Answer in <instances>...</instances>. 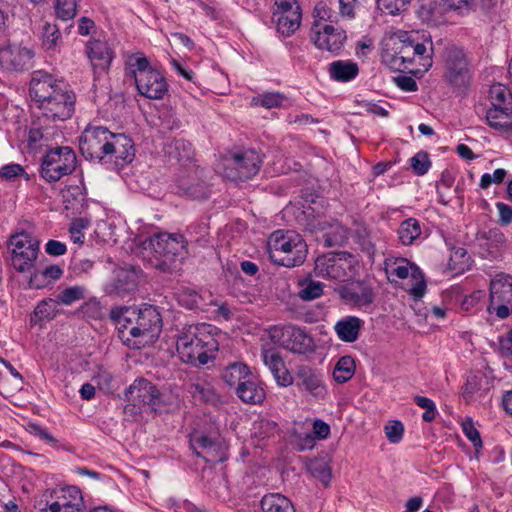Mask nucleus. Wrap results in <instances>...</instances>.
I'll return each instance as SVG.
<instances>
[{"mask_svg":"<svg viewBox=\"0 0 512 512\" xmlns=\"http://www.w3.org/2000/svg\"><path fill=\"white\" fill-rule=\"evenodd\" d=\"M110 319L117 326L119 338L129 347L140 349L153 344L162 329V318L156 307H116Z\"/></svg>","mask_w":512,"mask_h":512,"instance_id":"f257e3e1","label":"nucleus"},{"mask_svg":"<svg viewBox=\"0 0 512 512\" xmlns=\"http://www.w3.org/2000/svg\"><path fill=\"white\" fill-rule=\"evenodd\" d=\"M29 92L41 113L46 117H52L54 122H62L72 116L75 94L68 90L63 80L37 71L30 81Z\"/></svg>","mask_w":512,"mask_h":512,"instance_id":"f03ea898","label":"nucleus"},{"mask_svg":"<svg viewBox=\"0 0 512 512\" xmlns=\"http://www.w3.org/2000/svg\"><path fill=\"white\" fill-rule=\"evenodd\" d=\"M177 351L181 360L193 366H201L215 357L218 343L209 331V325L184 326L177 337Z\"/></svg>","mask_w":512,"mask_h":512,"instance_id":"7ed1b4c3","label":"nucleus"},{"mask_svg":"<svg viewBox=\"0 0 512 512\" xmlns=\"http://www.w3.org/2000/svg\"><path fill=\"white\" fill-rule=\"evenodd\" d=\"M144 245L149 248V264L163 273L177 271L187 255V242L182 234L157 233L145 241Z\"/></svg>","mask_w":512,"mask_h":512,"instance_id":"20e7f679","label":"nucleus"},{"mask_svg":"<svg viewBox=\"0 0 512 512\" xmlns=\"http://www.w3.org/2000/svg\"><path fill=\"white\" fill-rule=\"evenodd\" d=\"M126 76L133 78L138 92L149 99H162L168 90L164 76L141 52L131 54L125 62Z\"/></svg>","mask_w":512,"mask_h":512,"instance_id":"39448f33","label":"nucleus"},{"mask_svg":"<svg viewBox=\"0 0 512 512\" xmlns=\"http://www.w3.org/2000/svg\"><path fill=\"white\" fill-rule=\"evenodd\" d=\"M267 245L269 258L278 265L294 267L305 260L307 245L294 232L276 231L270 235Z\"/></svg>","mask_w":512,"mask_h":512,"instance_id":"423d86ee","label":"nucleus"},{"mask_svg":"<svg viewBox=\"0 0 512 512\" xmlns=\"http://www.w3.org/2000/svg\"><path fill=\"white\" fill-rule=\"evenodd\" d=\"M98 142H103L100 161L108 159L116 168H122L132 162L135 149L132 140L122 133H112L107 128L98 126Z\"/></svg>","mask_w":512,"mask_h":512,"instance_id":"0eeeda50","label":"nucleus"},{"mask_svg":"<svg viewBox=\"0 0 512 512\" xmlns=\"http://www.w3.org/2000/svg\"><path fill=\"white\" fill-rule=\"evenodd\" d=\"M76 162V154L70 147L51 148L42 157L40 176L48 183H55L62 177L70 175L76 168Z\"/></svg>","mask_w":512,"mask_h":512,"instance_id":"6e6552de","label":"nucleus"},{"mask_svg":"<svg viewBox=\"0 0 512 512\" xmlns=\"http://www.w3.org/2000/svg\"><path fill=\"white\" fill-rule=\"evenodd\" d=\"M263 163L261 154L255 149L229 153L223 159V174L232 181H244L254 177Z\"/></svg>","mask_w":512,"mask_h":512,"instance_id":"1a4fd4ad","label":"nucleus"},{"mask_svg":"<svg viewBox=\"0 0 512 512\" xmlns=\"http://www.w3.org/2000/svg\"><path fill=\"white\" fill-rule=\"evenodd\" d=\"M36 508L41 512H83V497L76 486L47 490L37 502Z\"/></svg>","mask_w":512,"mask_h":512,"instance_id":"9d476101","label":"nucleus"},{"mask_svg":"<svg viewBox=\"0 0 512 512\" xmlns=\"http://www.w3.org/2000/svg\"><path fill=\"white\" fill-rule=\"evenodd\" d=\"M9 247L12 265L20 273L30 272L39 252V241L31 234L21 231L10 236Z\"/></svg>","mask_w":512,"mask_h":512,"instance_id":"9b49d317","label":"nucleus"},{"mask_svg":"<svg viewBox=\"0 0 512 512\" xmlns=\"http://www.w3.org/2000/svg\"><path fill=\"white\" fill-rule=\"evenodd\" d=\"M355 258L346 252L319 256L315 261L317 276L344 282L355 275Z\"/></svg>","mask_w":512,"mask_h":512,"instance_id":"f8f14e48","label":"nucleus"},{"mask_svg":"<svg viewBox=\"0 0 512 512\" xmlns=\"http://www.w3.org/2000/svg\"><path fill=\"white\" fill-rule=\"evenodd\" d=\"M385 272L391 282L406 279L409 274L413 281L408 293L416 300L422 298L426 292V281L422 271L415 264L405 258L389 259L385 262Z\"/></svg>","mask_w":512,"mask_h":512,"instance_id":"ddd939ff","label":"nucleus"},{"mask_svg":"<svg viewBox=\"0 0 512 512\" xmlns=\"http://www.w3.org/2000/svg\"><path fill=\"white\" fill-rule=\"evenodd\" d=\"M444 77L455 88H466L470 81L469 63L464 50L455 45L445 48Z\"/></svg>","mask_w":512,"mask_h":512,"instance_id":"4468645a","label":"nucleus"},{"mask_svg":"<svg viewBox=\"0 0 512 512\" xmlns=\"http://www.w3.org/2000/svg\"><path fill=\"white\" fill-rule=\"evenodd\" d=\"M126 401L138 412H154L161 402L157 387L145 378L136 379L125 392Z\"/></svg>","mask_w":512,"mask_h":512,"instance_id":"2eb2a0df","label":"nucleus"},{"mask_svg":"<svg viewBox=\"0 0 512 512\" xmlns=\"http://www.w3.org/2000/svg\"><path fill=\"white\" fill-rule=\"evenodd\" d=\"M489 313H495L500 319L512 314V276L497 274L490 282Z\"/></svg>","mask_w":512,"mask_h":512,"instance_id":"dca6fc26","label":"nucleus"},{"mask_svg":"<svg viewBox=\"0 0 512 512\" xmlns=\"http://www.w3.org/2000/svg\"><path fill=\"white\" fill-rule=\"evenodd\" d=\"M32 49L18 44L0 48V67L9 72H23L33 65Z\"/></svg>","mask_w":512,"mask_h":512,"instance_id":"f3484780","label":"nucleus"},{"mask_svg":"<svg viewBox=\"0 0 512 512\" xmlns=\"http://www.w3.org/2000/svg\"><path fill=\"white\" fill-rule=\"evenodd\" d=\"M295 384L299 390L307 392L316 399H324L328 393L323 374L308 365L297 366Z\"/></svg>","mask_w":512,"mask_h":512,"instance_id":"a211bd4d","label":"nucleus"},{"mask_svg":"<svg viewBox=\"0 0 512 512\" xmlns=\"http://www.w3.org/2000/svg\"><path fill=\"white\" fill-rule=\"evenodd\" d=\"M280 344L295 354H308L315 351L312 336L305 329L294 325H287L281 329Z\"/></svg>","mask_w":512,"mask_h":512,"instance_id":"6ab92c4d","label":"nucleus"},{"mask_svg":"<svg viewBox=\"0 0 512 512\" xmlns=\"http://www.w3.org/2000/svg\"><path fill=\"white\" fill-rule=\"evenodd\" d=\"M51 122H54L52 117H46L42 113L32 122L28 133L29 148L37 149L48 146L51 141L60 137L58 126Z\"/></svg>","mask_w":512,"mask_h":512,"instance_id":"aec40b11","label":"nucleus"},{"mask_svg":"<svg viewBox=\"0 0 512 512\" xmlns=\"http://www.w3.org/2000/svg\"><path fill=\"white\" fill-rule=\"evenodd\" d=\"M191 447L198 457H202L208 463L215 464L226 459L224 445L220 441L212 440L207 436H193Z\"/></svg>","mask_w":512,"mask_h":512,"instance_id":"412c9836","label":"nucleus"},{"mask_svg":"<svg viewBox=\"0 0 512 512\" xmlns=\"http://www.w3.org/2000/svg\"><path fill=\"white\" fill-rule=\"evenodd\" d=\"M477 240L480 242L483 256L490 260H496L502 257L507 248L506 237L498 228L479 233Z\"/></svg>","mask_w":512,"mask_h":512,"instance_id":"4be33fe9","label":"nucleus"},{"mask_svg":"<svg viewBox=\"0 0 512 512\" xmlns=\"http://www.w3.org/2000/svg\"><path fill=\"white\" fill-rule=\"evenodd\" d=\"M346 32L341 27L326 24L315 32L314 43L320 49L338 53L346 40Z\"/></svg>","mask_w":512,"mask_h":512,"instance_id":"5701e85b","label":"nucleus"},{"mask_svg":"<svg viewBox=\"0 0 512 512\" xmlns=\"http://www.w3.org/2000/svg\"><path fill=\"white\" fill-rule=\"evenodd\" d=\"M140 274L141 269L132 265L117 269L114 283L107 287V292L125 294L134 291L139 284Z\"/></svg>","mask_w":512,"mask_h":512,"instance_id":"b1692460","label":"nucleus"},{"mask_svg":"<svg viewBox=\"0 0 512 512\" xmlns=\"http://www.w3.org/2000/svg\"><path fill=\"white\" fill-rule=\"evenodd\" d=\"M264 364L273 374L278 385L287 387L293 384L294 378L286 369L279 353L273 349L264 350L262 353Z\"/></svg>","mask_w":512,"mask_h":512,"instance_id":"393cba45","label":"nucleus"},{"mask_svg":"<svg viewBox=\"0 0 512 512\" xmlns=\"http://www.w3.org/2000/svg\"><path fill=\"white\" fill-rule=\"evenodd\" d=\"M341 297L348 303L358 307H366L373 302L372 289L362 283H351L341 288Z\"/></svg>","mask_w":512,"mask_h":512,"instance_id":"a878e982","label":"nucleus"},{"mask_svg":"<svg viewBox=\"0 0 512 512\" xmlns=\"http://www.w3.org/2000/svg\"><path fill=\"white\" fill-rule=\"evenodd\" d=\"M318 225L320 230L325 231L323 239L327 247L342 246L347 242L349 231L340 222L323 221L319 222Z\"/></svg>","mask_w":512,"mask_h":512,"instance_id":"bb28decb","label":"nucleus"},{"mask_svg":"<svg viewBox=\"0 0 512 512\" xmlns=\"http://www.w3.org/2000/svg\"><path fill=\"white\" fill-rule=\"evenodd\" d=\"M236 394L242 402L251 405L261 404L265 399V391L253 374L236 389Z\"/></svg>","mask_w":512,"mask_h":512,"instance_id":"cd10ccee","label":"nucleus"},{"mask_svg":"<svg viewBox=\"0 0 512 512\" xmlns=\"http://www.w3.org/2000/svg\"><path fill=\"white\" fill-rule=\"evenodd\" d=\"M415 57L412 51V40L399 39L394 43V53L391 54L390 64L396 69H408Z\"/></svg>","mask_w":512,"mask_h":512,"instance_id":"c85d7f7f","label":"nucleus"},{"mask_svg":"<svg viewBox=\"0 0 512 512\" xmlns=\"http://www.w3.org/2000/svg\"><path fill=\"white\" fill-rule=\"evenodd\" d=\"M363 321L355 316H348L335 324L339 339L344 342H354L358 339Z\"/></svg>","mask_w":512,"mask_h":512,"instance_id":"c756f323","label":"nucleus"},{"mask_svg":"<svg viewBox=\"0 0 512 512\" xmlns=\"http://www.w3.org/2000/svg\"><path fill=\"white\" fill-rule=\"evenodd\" d=\"M486 119L490 127L506 131L512 127V107H491Z\"/></svg>","mask_w":512,"mask_h":512,"instance_id":"7c9ffc66","label":"nucleus"},{"mask_svg":"<svg viewBox=\"0 0 512 512\" xmlns=\"http://www.w3.org/2000/svg\"><path fill=\"white\" fill-rule=\"evenodd\" d=\"M358 72V65L352 61L337 60L329 65L331 78L339 82H347L354 79Z\"/></svg>","mask_w":512,"mask_h":512,"instance_id":"2f4dec72","label":"nucleus"},{"mask_svg":"<svg viewBox=\"0 0 512 512\" xmlns=\"http://www.w3.org/2000/svg\"><path fill=\"white\" fill-rule=\"evenodd\" d=\"M262 512H296L292 502L282 494L270 493L261 500Z\"/></svg>","mask_w":512,"mask_h":512,"instance_id":"473e14b6","label":"nucleus"},{"mask_svg":"<svg viewBox=\"0 0 512 512\" xmlns=\"http://www.w3.org/2000/svg\"><path fill=\"white\" fill-rule=\"evenodd\" d=\"M251 375L252 373L247 365L236 362L224 369L222 378L227 385L234 387L236 390Z\"/></svg>","mask_w":512,"mask_h":512,"instance_id":"72a5a7b5","label":"nucleus"},{"mask_svg":"<svg viewBox=\"0 0 512 512\" xmlns=\"http://www.w3.org/2000/svg\"><path fill=\"white\" fill-rule=\"evenodd\" d=\"M189 392L196 401L215 404L219 402V395L214 386L206 380H198L189 387Z\"/></svg>","mask_w":512,"mask_h":512,"instance_id":"f704fd0d","label":"nucleus"},{"mask_svg":"<svg viewBox=\"0 0 512 512\" xmlns=\"http://www.w3.org/2000/svg\"><path fill=\"white\" fill-rule=\"evenodd\" d=\"M277 30L286 37L291 36L298 30L301 24V11L290 12V14L274 15Z\"/></svg>","mask_w":512,"mask_h":512,"instance_id":"c9c22d12","label":"nucleus"},{"mask_svg":"<svg viewBox=\"0 0 512 512\" xmlns=\"http://www.w3.org/2000/svg\"><path fill=\"white\" fill-rule=\"evenodd\" d=\"M61 41L62 37L58 26L56 24L45 22L42 27L43 49L50 54H54L59 51Z\"/></svg>","mask_w":512,"mask_h":512,"instance_id":"e433bc0d","label":"nucleus"},{"mask_svg":"<svg viewBox=\"0 0 512 512\" xmlns=\"http://www.w3.org/2000/svg\"><path fill=\"white\" fill-rule=\"evenodd\" d=\"M422 229L415 218H408L401 222L398 228V238L403 245H411L420 238Z\"/></svg>","mask_w":512,"mask_h":512,"instance_id":"4c0bfd02","label":"nucleus"},{"mask_svg":"<svg viewBox=\"0 0 512 512\" xmlns=\"http://www.w3.org/2000/svg\"><path fill=\"white\" fill-rule=\"evenodd\" d=\"M96 127L88 124L79 137V150L87 160H93L95 155Z\"/></svg>","mask_w":512,"mask_h":512,"instance_id":"58836bf2","label":"nucleus"},{"mask_svg":"<svg viewBox=\"0 0 512 512\" xmlns=\"http://www.w3.org/2000/svg\"><path fill=\"white\" fill-rule=\"evenodd\" d=\"M491 107H512V94L508 88L501 84H493L488 93Z\"/></svg>","mask_w":512,"mask_h":512,"instance_id":"ea45409f","label":"nucleus"},{"mask_svg":"<svg viewBox=\"0 0 512 512\" xmlns=\"http://www.w3.org/2000/svg\"><path fill=\"white\" fill-rule=\"evenodd\" d=\"M355 373V361L351 356L341 357L333 370V378L337 383H345L350 380Z\"/></svg>","mask_w":512,"mask_h":512,"instance_id":"a19ab883","label":"nucleus"},{"mask_svg":"<svg viewBox=\"0 0 512 512\" xmlns=\"http://www.w3.org/2000/svg\"><path fill=\"white\" fill-rule=\"evenodd\" d=\"M323 294V284L319 281L305 279L299 282L298 296L304 301H312Z\"/></svg>","mask_w":512,"mask_h":512,"instance_id":"79ce46f5","label":"nucleus"},{"mask_svg":"<svg viewBox=\"0 0 512 512\" xmlns=\"http://www.w3.org/2000/svg\"><path fill=\"white\" fill-rule=\"evenodd\" d=\"M277 433V424L269 419H260L253 423L252 435L258 440H265Z\"/></svg>","mask_w":512,"mask_h":512,"instance_id":"37998d69","label":"nucleus"},{"mask_svg":"<svg viewBox=\"0 0 512 512\" xmlns=\"http://www.w3.org/2000/svg\"><path fill=\"white\" fill-rule=\"evenodd\" d=\"M59 302L55 299L46 298L38 303L34 310V316L38 320H51L53 319L58 310Z\"/></svg>","mask_w":512,"mask_h":512,"instance_id":"c03bdc74","label":"nucleus"},{"mask_svg":"<svg viewBox=\"0 0 512 512\" xmlns=\"http://www.w3.org/2000/svg\"><path fill=\"white\" fill-rule=\"evenodd\" d=\"M285 97L283 94L278 92H267L253 97L251 105L261 106L267 109L280 107Z\"/></svg>","mask_w":512,"mask_h":512,"instance_id":"a18cd8bd","label":"nucleus"},{"mask_svg":"<svg viewBox=\"0 0 512 512\" xmlns=\"http://www.w3.org/2000/svg\"><path fill=\"white\" fill-rule=\"evenodd\" d=\"M54 8L58 19L72 20L77 13V0H55Z\"/></svg>","mask_w":512,"mask_h":512,"instance_id":"49530a36","label":"nucleus"},{"mask_svg":"<svg viewBox=\"0 0 512 512\" xmlns=\"http://www.w3.org/2000/svg\"><path fill=\"white\" fill-rule=\"evenodd\" d=\"M311 474L317 478L325 487L329 486L331 481V468L324 461H314L309 466Z\"/></svg>","mask_w":512,"mask_h":512,"instance_id":"de8ad7c7","label":"nucleus"},{"mask_svg":"<svg viewBox=\"0 0 512 512\" xmlns=\"http://www.w3.org/2000/svg\"><path fill=\"white\" fill-rule=\"evenodd\" d=\"M412 0H377L378 7L391 15H397L408 9Z\"/></svg>","mask_w":512,"mask_h":512,"instance_id":"09e8293b","label":"nucleus"},{"mask_svg":"<svg viewBox=\"0 0 512 512\" xmlns=\"http://www.w3.org/2000/svg\"><path fill=\"white\" fill-rule=\"evenodd\" d=\"M85 290L83 287L75 286L65 289L61 294L58 295L57 301L65 305H70L77 300L84 298Z\"/></svg>","mask_w":512,"mask_h":512,"instance_id":"8fccbe9b","label":"nucleus"},{"mask_svg":"<svg viewBox=\"0 0 512 512\" xmlns=\"http://www.w3.org/2000/svg\"><path fill=\"white\" fill-rule=\"evenodd\" d=\"M411 167L417 175H424L428 172L431 162L426 152L420 151L411 158Z\"/></svg>","mask_w":512,"mask_h":512,"instance_id":"3c124183","label":"nucleus"},{"mask_svg":"<svg viewBox=\"0 0 512 512\" xmlns=\"http://www.w3.org/2000/svg\"><path fill=\"white\" fill-rule=\"evenodd\" d=\"M414 402L422 409H425V412L422 415V419L425 422H431L435 419L436 405L431 399L424 396H415Z\"/></svg>","mask_w":512,"mask_h":512,"instance_id":"603ef678","label":"nucleus"},{"mask_svg":"<svg viewBox=\"0 0 512 512\" xmlns=\"http://www.w3.org/2000/svg\"><path fill=\"white\" fill-rule=\"evenodd\" d=\"M114 386L113 372L102 366H98V389L112 393Z\"/></svg>","mask_w":512,"mask_h":512,"instance_id":"864d4df0","label":"nucleus"},{"mask_svg":"<svg viewBox=\"0 0 512 512\" xmlns=\"http://www.w3.org/2000/svg\"><path fill=\"white\" fill-rule=\"evenodd\" d=\"M113 49L107 44H98V68L107 70L114 58Z\"/></svg>","mask_w":512,"mask_h":512,"instance_id":"5fc2aeb1","label":"nucleus"},{"mask_svg":"<svg viewBox=\"0 0 512 512\" xmlns=\"http://www.w3.org/2000/svg\"><path fill=\"white\" fill-rule=\"evenodd\" d=\"M200 296L197 292L185 288L178 293V302L180 305L193 309L198 306Z\"/></svg>","mask_w":512,"mask_h":512,"instance_id":"6e6d98bb","label":"nucleus"},{"mask_svg":"<svg viewBox=\"0 0 512 512\" xmlns=\"http://www.w3.org/2000/svg\"><path fill=\"white\" fill-rule=\"evenodd\" d=\"M462 430L465 436L473 443L475 449L482 447V440L480 438V434L478 430L474 427L473 421L471 419H466L462 423Z\"/></svg>","mask_w":512,"mask_h":512,"instance_id":"4d7b16f0","label":"nucleus"},{"mask_svg":"<svg viewBox=\"0 0 512 512\" xmlns=\"http://www.w3.org/2000/svg\"><path fill=\"white\" fill-rule=\"evenodd\" d=\"M404 432V426L400 421H391L385 426L386 437L390 443H398Z\"/></svg>","mask_w":512,"mask_h":512,"instance_id":"13d9d810","label":"nucleus"},{"mask_svg":"<svg viewBox=\"0 0 512 512\" xmlns=\"http://www.w3.org/2000/svg\"><path fill=\"white\" fill-rule=\"evenodd\" d=\"M114 225L111 223H108L106 221L98 222V231L100 230L101 233V240L104 243H107L109 245H113L117 243V239L115 238V232H114ZM100 238V235L98 234V239Z\"/></svg>","mask_w":512,"mask_h":512,"instance_id":"bf43d9fd","label":"nucleus"},{"mask_svg":"<svg viewBox=\"0 0 512 512\" xmlns=\"http://www.w3.org/2000/svg\"><path fill=\"white\" fill-rule=\"evenodd\" d=\"M87 227V221L84 219L75 220L70 229V238L74 243L83 244L84 243V234L82 232L83 229Z\"/></svg>","mask_w":512,"mask_h":512,"instance_id":"052dcab7","label":"nucleus"},{"mask_svg":"<svg viewBox=\"0 0 512 512\" xmlns=\"http://www.w3.org/2000/svg\"><path fill=\"white\" fill-rule=\"evenodd\" d=\"M274 15L285 14L295 11H301L299 4L296 0H275Z\"/></svg>","mask_w":512,"mask_h":512,"instance_id":"680f3d73","label":"nucleus"},{"mask_svg":"<svg viewBox=\"0 0 512 512\" xmlns=\"http://www.w3.org/2000/svg\"><path fill=\"white\" fill-rule=\"evenodd\" d=\"M159 119L163 129L172 131L180 127V121L172 110L163 111Z\"/></svg>","mask_w":512,"mask_h":512,"instance_id":"e2e57ef3","label":"nucleus"},{"mask_svg":"<svg viewBox=\"0 0 512 512\" xmlns=\"http://www.w3.org/2000/svg\"><path fill=\"white\" fill-rule=\"evenodd\" d=\"M24 173V168L15 163L5 165L0 169V177L5 180H12Z\"/></svg>","mask_w":512,"mask_h":512,"instance_id":"0e129e2a","label":"nucleus"},{"mask_svg":"<svg viewBox=\"0 0 512 512\" xmlns=\"http://www.w3.org/2000/svg\"><path fill=\"white\" fill-rule=\"evenodd\" d=\"M496 208L499 213V223L507 226L512 223V207L503 202L496 203Z\"/></svg>","mask_w":512,"mask_h":512,"instance_id":"69168bd1","label":"nucleus"},{"mask_svg":"<svg viewBox=\"0 0 512 512\" xmlns=\"http://www.w3.org/2000/svg\"><path fill=\"white\" fill-rule=\"evenodd\" d=\"M30 273L31 276L28 282L30 288L41 289L50 284V281H48L47 278L44 277L42 271L31 270Z\"/></svg>","mask_w":512,"mask_h":512,"instance_id":"338daca9","label":"nucleus"},{"mask_svg":"<svg viewBox=\"0 0 512 512\" xmlns=\"http://www.w3.org/2000/svg\"><path fill=\"white\" fill-rule=\"evenodd\" d=\"M45 251L51 256H62L66 253L67 247L63 242L49 240L45 245Z\"/></svg>","mask_w":512,"mask_h":512,"instance_id":"774afa93","label":"nucleus"}]
</instances>
